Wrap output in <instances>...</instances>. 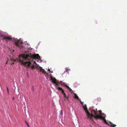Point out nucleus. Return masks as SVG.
<instances>
[{"label": "nucleus", "instance_id": "nucleus-1", "mask_svg": "<svg viewBox=\"0 0 127 127\" xmlns=\"http://www.w3.org/2000/svg\"><path fill=\"white\" fill-rule=\"evenodd\" d=\"M83 108L84 110L85 111L87 114V119H89L93 121L92 118L94 117L95 119L97 120L99 119L103 120L105 123L110 126L112 127H115V126H116V125L113 124L110 122H109V123H108L105 119V115L104 114L102 113L101 112V111L100 110L97 111V109L96 108L92 110V112L94 113L95 115L94 116L92 114H90L88 111L86 105L85 106H84Z\"/></svg>", "mask_w": 127, "mask_h": 127}, {"label": "nucleus", "instance_id": "nucleus-2", "mask_svg": "<svg viewBox=\"0 0 127 127\" xmlns=\"http://www.w3.org/2000/svg\"><path fill=\"white\" fill-rule=\"evenodd\" d=\"M19 61L21 64L29 67L31 64L30 62L33 61L34 59H39L40 57L38 54L32 55L30 53L27 55H22L19 56Z\"/></svg>", "mask_w": 127, "mask_h": 127}, {"label": "nucleus", "instance_id": "nucleus-3", "mask_svg": "<svg viewBox=\"0 0 127 127\" xmlns=\"http://www.w3.org/2000/svg\"><path fill=\"white\" fill-rule=\"evenodd\" d=\"M15 44L16 46L19 47L20 45L23 43V42L21 40L17 39V38L14 39Z\"/></svg>", "mask_w": 127, "mask_h": 127}, {"label": "nucleus", "instance_id": "nucleus-4", "mask_svg": "<svg viewBox=\"0 0 127 127\" xmlns=\"http://www.w3.org/2000/svg\"><path fill=\"white\" fill-rule=\"evenodd\" d=\"M74 98L76 99H77L78 100H79L80 102L81 103V104L83 105V103L81 102V99H79L78 96L75 93H74Z\"/></svg>", "mask_w": 127, "mask_h": 127}, {"label": "nucleus", "instance_id": "nucleus-5", "mask_svg": "<svg viewBox=\"0 0 127 127\" xmlns=\"http://www.w3.org/2000/svg\"><path fill=\"white\" fill-rule=\"evenodd\" d=\"M60 83L62 85H64L65 86V87H66L68 90H70V88H69V87H68L65 84V83L64 82H62V81H61L60 82Z\"/></svg>", "mask_w": 127, "mask_h": 127}, {"label": "nucleus", "instance_id": "nucleus-6", "mask_svg": "<svg viewBox=\"0 0 127 127\" xmlns=\"http://www.w3.org/2000/svg\"><path fill=\"white\" fill-rule=\"evenodd\" d=\"M39 68H40L39 69H40V71L42 72H43L44 73H46V72L45 71V70H44V69H42V68L40 67H39Z\"/></svg>", "mask_w": 127, "mask_h": 127}, {"label": "nucleus", "instance_id": "nucleus-7", "mask_svg": "<svg viewBox=\"0 0 127 127\" xmlns=\"http://www.w3.org/2000/svg\"><path fill=\"white\" fill-rule=\"evenodd\" d=\"M52 82L54 84L56 83L58 81H57L56 79L55 78H52Z\"/></svg>", "mask_w": 127, "mask_h": 127}, {"label": "nucleus", "instance_id": "nucleus-8", "mask_svg": "<svg viewBox=\"0 0 127 127\" xmlns=\"http://www.w3.org/2000/svg\"><path fill=\"white\" fill-rule=\"evenodd\" d=\"M57 89L59 91H61L62 93H64V91L63 89L59 87H58Z\"/></svg>", "mask_w": 127, "mask_h": 127}, {"label": "nucleus", "instance_id": "nucleus-9", "mask_svg": "<svg viewBox=\"0 0 127 127\" xmlns=\"http://www.w3.org/2000/svg\"><path fill=\"white\" fill-rule=\"evenodd\" d=\"M3 39H6L9 40H10L12 38L11 37H4L3 38Z\"/></svg>", "mask_w": 127, "mask_h": 127}, {"label": "nucleus", "instance_id": "nucleus-10", "mask_svg": "<svg viewBox=\"0 0 127 127\" xmlns=\"http://www.w3.org/2000/svg\"><path fill=\"white\" fill-rule=\"evenodd\" d=\"M63 94L64 95V97L66 98L67 100H68V97L66 96L64 92V93H63Z\"/></svg>", "mask_w": 127, "mask_h": 127}, {"label": "nucleus", "instance_id": "nucleus-11", "mask_svg": "<svg viewBox=\"0 0 127 127\" xmlns=\"http://www.w3.org/2000/svg\"><path fill=\"white\" fill-rule=\"evenodd\" d=\"M60 82H59L58 81L56 83H55V86L56 87H58V86L59 84H60Z\"/></svg>", "mask_w": 127, "mask_h": 127}, {"label": "nucleus", "instance_id": "nucleus-12", "mask_svg": "<svg viewBox=\"0 0 127 127\" xmlns=\"http://www.w3.org/2000/svg\"><path fill=\"white\" fill-rule=\"evenodd\" d=\"M25 122L26 123V125L28 126V127H30L29 124H28V123L26 121H25Z\"/></svg>", "mask_w": 127, "mask_h": 127}, {"label": "nucleus", "instance_id": "nucleus-13", "mask_svg": "<svg viewBox=\"0 0 127 127\" xmlns=\"http://www.w3.org/2000/svg\"><path fill=\"white\" fill-rule=\"evenodd\" d=\"M69 69L68 68H67L66 69V72H68L69 70Z\"/></svg>", "mask_w": 127, "mask_h": 127}, {"label": "nucleus", "instance_id": "nucleus-14", "mask_svg": "<svg viewBox=\"0 0 127 127\" xmlns=\"http://www.w3.org/2000/svg\"><path fill=\"white\" fill-rule=\"evenodd\" d=\"M31 67L32 68H33L34 67V65H32L31 66Z\"/></svg>", "mask_w": 127, "mask_h": 127}, {"label": "nucleus", "instance_id": "nucleus-15", "mask_svg": "<svg viewBox=\"0 0 127 127\" xmlns=\"http://www.w3.org/2000/svg\"><path fill=\"white\" fill-rule=\"evenodd\" d=\"M6 89L7 90V91H9L8 89V87H6Z\"/></svg>", "mask_w": 127, "mask_h": 127}, {"label": "nucleus", "instance_id": "nucleus-16", "mask_svg": "<svg viewBox=\"0 0 127 127\" xmlns=\"http://www.w3.org/2000/svg\"><path fill=\"white\" fill-rule=\"evenodd\" d=\"M48 71H49V72H51V71H50V70L49 69H48Z\"/></svg>", "mask_w": 127, "mask_h": 127}, {"label": "nucleus", "instance_id": "nucleus-17", "mask_svg": "<svg viewBox=\"0 0 127 127\" xmlns=\"http://www.w3.org/2000/svg\"><path fill=\"white\" fill-rule=\"evenodd\" d=\"M7 92H8V95H9V91H7Z\"/></svg>", "mask_w": 127, "mask_h": 127}, {"label": "nucleus", "instance_id": "nucleus-18", "mask_svg": "<svg viewBox=\"0 0 127 127\" xmlns=\"http://www.w3.org/2000/svg\"><path fill=\"white\" fill-rule=\"evenodd\" d=\"M70 91H72V90L70 89V90H69Z\"/></svg>", "mask_w": 127, "mask_h": 127}, {"label": "nucleus", "instance_id": "nucleus-19", "mask_svg": "<svg viewBox=\"0 0 127 127\" xmlns=\"http://www.w3.org/2000/svg\"><path fill=\"white\" fill-rule=\"evenodd\" d=\"M12 99L13 100H14V97H13V98H12Z\"/></svg>", "mask_w": 127, "mask_h": 127}, {"label": "nucleus", "instance_id": "nucleus-20", "mask_svg": "<svg viewBox=\"0 0 127 127\" xmlns=\"http://www.w3.org/2000/svg\"><path fill=\"white\" fill-rule=\"evenodd\" d=\"M35 64H36V62H35V61H34L33 62Z\"/></svg>", "mask_w": 127, "mask_h": 127}, {"label": "nucleus", "instance_id": "nucleus-21", "mask_svg": "<svg viewBox=\"0 0 127 127\" xmlns=\"http://www.w3.org/2000/svg\"><path fill=\"white\" fill-rule=\"evenodd\" d=\"M99 100H100V98H99Z\"/></svg>", "mask_w": 127, "mask_h": 127}, {"label": "nucleus", "instance_id": "nucleus-22", "mask_svg": "<svg viewBox=\"0 0 127 127\" xmlns=\"http://www.w3.org/2000/svg\"><path fill=\"white\" fill-rule=\"evenodd\" d=\"M7 62L6 63V64H7Z\"/></svg>", "mask_w": 127, "mask_h": 127}]
</instances>
